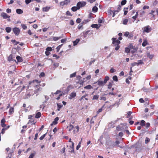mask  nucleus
Here are the masks:
<instances>
[{"mask_svg": "<svg viewBox=\"0 0 158 158\" xmlns=\"http://www.w3.org/2000/svg\"><path fill=\"white\" fill-rule=\"evenodd\" d=\"M46 50L47 51L50 52L52 50V48L51 47H48L46 48Z\"/></svg>", "mask_w": 158, "mask_h": 158, "instance_id": "a18cd8bd", "label": "nucleus"}, {"mask_svg": "<svg viewBox=\"0 0 158 158\" xmlns=\"http://www.w3.org/2000/svg\"><path fill=\"white\" fill-rule=\"evenodd\" d=\"M80 9V7H78L77 6H73V7L72 8L71 10L73 11H76L77 10H79Z\"/></svg>", "mask_w": 158, "mask_h": 158, "instance_id": "9d476101", "label": "nucleus"}, {"mask_svg": "<svg viewBox=\"0 0 158 158\" xmlns=\"http://www.w3.org/2000/svg\"><path fill=\"white\" fill-rule=\"evenodd\" d=\"M44 75H45V73L43 72H42L40 74V77H44Z\"/></svg>", "mask_w": 158, "mask_h": 158, "instance_id": "4d7b16f0", "label": "nucleus"}, {"mask_svg": "<svg viewBox=\"0 0 158 158\" xmlns=\"http://www.w3.org/2000/svg\"><path fill=\"white\" fill-rule=\"evenodd\" d=\"M57 106L58 107V108L57 110L58 111H60V109L63 106V105H62L60 103H57Z\"/></svg>", "mask_w": 158, "mask_h": 158, "instance_id": "f3484780", "label": "nucleus"}, {"mask_svg": "<svg viewBox=\"0 0 158 158\" xmlns=\"http://www.w3.org/2000/svg\"><path fill=\"white\" fill-rule=\"evenodd\" d=\"M86 3L85 2H79L77 3V6H78L79 7H80V8L81 7L85 6L86 5Z\"/></svg>", "mask_w": 158, "mask_h": 158, "instance_id": "39448f33", "label": "nucleus"}, {"mask_svg": "<svg viewBox=\"0 0 158 158\" xmlns=\"http://www.w3.org/2000/svg\"><path fill=\"white\" fill-rule=\"evenodd\" d=\"M50 8V7L46 6L42 8L43 11L47 12L48 11Z\"/></svg>", "mask_w": 158, "mask_h": 158, "instance_id": "f8f14e48", "label": "nucleus"}, {"mask_svg": "<svg viewBox=\"0 0 158 158\" xmlns=\"http://www.w3.org/2000/svg\"><path fill=\"white\" fill-rule=\"evenodd\" d=\"M104 106H103L102 108L99 109L98 110L97 112V114H99V113L101 112L102 110V108H103Z\"/></svg>", "mask_w": 158, "mask_h": 158, "instance_id": "c9c22d12", "label": "nucleus"}, {"mask_svg": "<svg viewBox=\"0 0 158 158\" xmlns=\"http://www.w3.org/2000/svg\"><path fill=\"white\" fill-rule=\"evenodd\" d=\"M108 127L109 128H114V123L113 122H111V123H109L108 125Z\"/></svg>", "mask_w": 158, "mask_h": 158, "instance_id": "aec40b11", "label": "nucleus"}, {"mask_svg": "<svg viewBox=\"0 0 158 158\" xmlns=\"http://www.w3.org/2000/svg\"><path fill=\"white\" fill-rule=\"evenodd\" d=\"M111 73H113L116 71V70L113 68H111L110 70Z\"/></svg>", "mask_w": 158, "mask_h": 158, "instance_id": "49530a36", "label": "nucleus"}, {"mask_svg": "<svg viewBox=\"0 0 158 158\" xmlns=\"http://www.w3.org/2000/svg\"><path fill=\"white\" fill-rule=\"evenodd\" d=\"M147 56L150 59H152V58L154 56V55H150L149 53V52H147Z\"/></svg>", "mask_w": 158, "mask_h": 158, "instance_id": "a211bd4d", "label": "nucleus"}, {"mask_svg": "<svg viewBox=\"0 0 158 158\" xmlns=\"http://www.w3.org/2000/svg\"><path fill=\"white\" fill-rule=\"evenodd\" d=\"M112 40H113V44L114 46L118 45L120 43V41L116 38H113Z\"/></svg>", "mask_w": 158, "mask_h": 158, "instance_id": "7ed1b4c3", "label": "nucleus"}, {"mask_svg": "<svg viewBox=\"0 0 158 158\" xmlns=\"http://www.w3.org/2000/svg\"><path fill=\"white\" fill-rule=\"evenodd\" d=\"M21 26L23 29H26L27 28V26L25 24H21Z\"/></svg>", "mask_w": 158, "mask_h": 158, "instance_id": "37998d69", "label": "nucleus"}, {"mask_svg": "<svg viewBox=\"0 0 158 158\" xmlns=\"http://www.w3.org/2000/svg\"><path fill=\"white\" fill-rule=\"evenodd\" d=\"M88 95L87 94H86L85 95H84V96H82L81 98L80 99V100L81 101V100L83 99L84 98H85V97Z\"/></svg>", "mask_w": 158, "mask_h": 158, "instance_id": "bf43d9fd", "label": "nucleus"}, {"mask_svg": "<svg viewBox=\"0 0 158 158\" xmlns=\"http://www.w3.org/2000/svg\"><path fill=\"white\" fill-rule=\"evenodd\" d=\"M79 129H69V131H71L72 130H73V134H75L78 132Z\"/></svg>", "mask_w": 158, "mask_h": 158, "instance_id": "9b49d317", "label": "nucleus"}, {"mask_svg": "<svg viewBox=\"0 0 158 158\" xmlns=\"http://www.w3.org/2000/svg\"><path fill=\"white\" fill-rule=\"evenodd\" d=\"M150 141V139L147 137L146 138L145 140V144H147Z\"/></svg>", "mask_w": 158, "mask_h": 158, "instance_id": "f704fd0d", "label": "nucleus"}, {"mask_svg": "<svg viewBox=\"0 0 158 158\" xmlns=\"http://www.w3.org/2000/svg\"><path fill=\"white\" fill-rule=\"evenodd\" d=\"M130 50L129 49V48H125V52L126 53H129L130 52Z\"/></svg>", "mask_w": 158, "mask_h": 158, "instance_id": "e433bc0d", "label": "nucleus"}, {"mask_svg": "<svg viewBox=\"0 0 158 158\" xmlns=\"http://www.w3.org/2000/svg\"><path fill=\"white\" fill-rule=\"evenodd\" d=\"M104 83V82L102 81H97V84L99 86L102 85Z\"/></svg>", "mask_w": 158, "mask_h": 158, "instance_id": "412c9836", "label": "nucleus"}, {"mask_svg": "<svg viewBox=\"0 0 158 158\" xmlns=\"http://www.w3.org/2000/svg\"><path fill=\"white\" fill-rule=\"evenodd\" d=\"M80 40L78 39H77L76 40L73 42L74 45H76L79 42Z\"/></svg>", "mask_w": 158, "mask_h": 158, "instance_id": "bb28decb", "label": "nucleus"}, {"mask_svg": "<svg viewBox=\"0 0 158 158\" xmlns=\"http://www.w3.org/2000/svg\"><path fill=\"white\" fill-rule=\"evenodd\" d=\"M45 134H44L43 135H42V136H41L40 138V139L41 140H42V139H43L44 138V137H45Z\"/></svg>", "mask_w": 158, "mask_h": 158, "instance_id": "6e6d98bb", "label": "nucleus"}, {"mask_svg": "<svg viewBox=\"0 0 158 158\" xmlns=\"http://www.w3.org/2000/svg\"><path fill=\"white\" fill-rule=\"evenodd\" d=\"M41 115V113L40 112H37L35 116V117L36 118H39L40 117Z\"/></svg>", "mask_w": 158, "mask_h": 158, "instance_id": "b1692460", "label": "nucleus"}, {"mask_svg": "<svg viewBox=\"0 0 158 158\" xmlns=\"http://www.w3.org/2000/svg\"><path fill=\"white\" fill-rule=\"evenodd\" d=\"M98 8L97 6H94L92 8L93 11L96 12L97 11Z\"/></svg>", "mask_w": 158, "mask_h": 158, "instance_id": "72a5a7b5", "label": "nucleus"}, {"mask_svg": "<svg viewBox=\"0 0 158 158\" xmlns=\"http://www.w3.org/2000/svg\"><path fill=\"white\" fill-rule=\"evenodd\" d=\"M109 78L108 77V76L106 77L105 78V79L104 81H103L104 82V84L106 83V82L107 81L109 80Z\"/></svg>", "mask_w": 158, "mask_h": 158, "instance_id": "c756f323", "label": "nucleus"}, {"mask_svg": "<svg viewBox=\"0 0 158 158\" xmlns=\"http://www.w3.org/2000/svg\"><path fill=\"white\" fill-rule=\"evenodd\" d=\"M148 44V43L146 40H144L142 44V45L143 47H145Z\"/></svg>", "mask_w": 158, "mask_h": 158, "instance_id": "393cba45", "label": "nucleus"}, {"mask_svg": "<svg viewBox=\"0 0 158 158\" xmlns=\"http://www.w3.org/2000/svg\"><path fill=\"white\" fill-rule=\"evenodd\" d=\"M61 38V37H53V40L54 41H56L60 39Z\"/></svg>", "mask_w": 158, "mask_h": 158, "instance_id": "c85d7f7f", "label": "nucleus"}, {"mask_svg": "<svg viewBox=\"0 0 158 158\" xmlns=\"http://www.w3.org/2000/svg\"><path fill=\"white\" fill-rule=\"evenodd\" d=\"M129 35V32H125L124 34V35L127 37Z\"/></svg>", "mask_w": 158, "mask_h": 158, "instance_id": "603ef678", "label": "nucleus"}, {"mask_svg": "<svg viewBox=\"0 0 158 158\" xmlns=\"http://www.w3.org/2000/svg\"><path fill=\"white\" fill-rule=\"evenodd\" d=\"M11 41L13 43H15V45L19 43V42L16 41L15 40H12Z\"/></svg>", "mask_w": 158, "mask_h": 158, "instance_id": "7c9ffc66", "label": "nucleus"}, {"mask_svg": "<svg viewBox=\"0 0 158 158\" xmlns=\"http://www.w3.org/2000/svg\"><path fill=\"white\" fill-rule=\"evenodd\" d=\"M138 15V12H136V14L134 16H133L132 17V18L133 19H135L137 17Z\"/></svg>", "mask_w": 158, "mask_h": 158, "instance_id": "4c0bfd02", "label": "nucleus"}, {"mask_svg": "<svg viewBox=\"0 0 158 158\" xmlns=\"http://www.w3.org/2000/svg\"><path fill=\"white\" fill-rule=\"evenodd\" d=\"M60 6H63L65 5V4L64 3V1L61 2H60Z\"/></svg>", "mask_w": 158, "mask_h": 158, "instance_id": "774afa93", "label": "nucleus"}, {"mask_svg": "<svg viewBox=\"0 0 158 158\" xmlns=\"http://www.w3.org/2000/svg\"><path fill=\"white\" fill-rule=\"evenodd\" d=\"M113 79L114 81H118L117 77L116 76H113Z\"/></svg>", "mask_w": 158, "mask_h": 158, "instance_id": "2f4dec72", "label": "nucleus"}, {"mask_svg": "<svg viewBox=\"0 0 158 158\" xmlns=\"http://www.w3.org/2000/svg\"><path fill=\"white\" fill-rule=\"evenodd\" d=\"M104 138L106 139V143H107L110 139V137L108 135H106L104 136Z\"/></svg>", "mask_w": 158, "mask_h": 158, "instance_id": "dca6fc26", "label": "nucleus"}, {"mask_svg": "<svg viewBox=\"0 0 158 158\" xmlns=\"http://www.w3.org/2000/svg\"><path fill=\"white\" fill-rule=\"evenodd\" d=\"M81 21V19L80 18L77 19L76 20V22L77 23H79Z\"/></svg>", "mask_w": 158, "mask_h": 158, "instance_id": "864d4df0", "label": "nucleus"}, {"mask_svg": "<svg viewBox=\"0 0 158 158\" xmlns=\"http://www.w3.org/2000/svg\"><path fill=\"white\" fill-rule=\"evenodd\" d=\"M140 125L142 127L145 126V121L144 120H142L140 123Z\"/></svg>", "mask_w": 158, "mask_h": 158, "instance_id": "6ab92c4d", "label": "nucleus"}, {"mask_svg": "<svg viewBox=\"0 0 158 158\" xmlns=\"http://www.w3.org/2000/svg\"><path fill=\"white\" fill-rule=\"evenodd\" d=\"M84 88L85 89H92V87L90 85H88L85 86Z\"/></svg>", "mask_w": 158, "mask_h": 158, "instance_id": "a878e982", "label": "nucleus"}, {"mask_svg": "<svg viewBox=\"0 0 158 158\" xmlns=\"http://www.w3.org/2000/svg\"><path fill=\"white\" fill-rule=\"evenodd\" d=\"M139 102L141 103H143L144 102V100L142 98H141L139 99Z\"/></svg>", "mask_w": 158, "mask_h": 158, "instance_id": "0e129e2a", "label": "nucleus"}, {"mask_svg": "<svg viewBox=\"0 0 158 158\" xmlns=\"http://www.w3.org/2000/svg\"><path fill=\"white\" fill-rule=\"evenodd\" d=\"M65 147H64L62 149L61 152H62L63 153H64L65 152Z\"/></svg>", "mask_w": 158, "mask_h": 158, "instance_id": "680f3d73", "label": "nucleus"}, {"mask_svg": "<svg viewBox=\"0 0 158 158\" xmlns=\"http://www.w3.org/2000/svg\"><path fill=\"white\" fill-rule=\"evenodd\" d=\"M149 7L148 6H144L143 7V9L145 10L146 9H148L149 8Z\"/></svg>", "mask_w": 158, "mask_h": 158, "instance_id": "69168bd1", "label": "nucleus"}, {"mask_svg": "<svg viewBox=\"0 0 158 158\" xmlns=\"http://www.w3.org/2000/svg\"><path fill=\"white\" fill-rule=\"evenodd\" d=\"M34 117L33 115H29L28 116V118L29 119H31L29 121V122L28 123V125H33L35 123V121L32 118V117Z\"/></svg>", "mask_w": 158, "mask_h": 158, "instance_id": "f257e3e1", "label": "nucleus"}, {"mask_svg": "<svg viewBox=\"0 0 158 158\" xmlns=\"http://www.w3.org/2000/svg\"><path fill=\"white\" fill-rule=\"evenodd\" d=\"M112 86V84L110 82L109 85H108V88L110 89Z\"/></svg>", "mask_w": 158, "mask_h": 158, "instance_id": "5fc2aeb1", "label": "nucleus"}, {"mask_svg": "<svg viewBox=\"0 0 158 158\" xmlns=\"http://www.w3.org/2000/svg\"><path fill=\"white\" fill-rule=\"evenodd\" d=\"M14 111V108L13 107H11L10 108V110H9V112L10 114H11L12 113H13Z\"/></svg>", "mask_w": 158, "mask_h": 158, "instance_id": "4468645a", "label": "nucleus"}, {"mask_svg": "<svg viewBox=\"0 0 158 158\" xmlns=\"http://www.w3.org/2000/svg\"><path fill=\"white\" fill-rule=\"evenodd\" d=\"M128 22V19H125L123 20V23L124 25H126L127 24Z\"/></svg>", "mask_w": 158, "mask_h": 158, "instance_id": "473e14b6", "label": "nucleus"}, {"mask_svg": "<svg viewBox=\"0 0 158 158\" xmlns=\"http://www.w3.org/2000/svg\"><path fill=\"white\" fill-rule=\"evenodd\" d=\"M64 1L65 5H67L70 2V0H65Z\"/></svg>", "mask_w": 158, "mask_h": 158, "instance_id": "09e8293b", "label": "nucleus"}, {"mask_svg": "<svg viewBox=\"0 0 158 158\" xmlns=\"http://www.w3.org/2000/svg\"><path fill=\"white\" fill-rule=\"evenodd\" d=\"M100 27V26H99L97 24H94L91 25V27L93 28H98Z\"/></svg>", "mask_w": 158, "mask_h": 158, "instance_id": "4be33fe9", "label": "nucleus"}, {"mask_svg": "<svg viewBox=\"0 0 158 158\" xmlns=\"http://www.w3.org/2000/svg\"><path fill=\"white\" fill-rule=\"evenodd\" d=\"M99 96L98 95H94L93 96L92 98L93 100H98L99 98Z\"/></svg>", "mask_w": 158, "mask_h": 158, "instance_id": "cd10ccee", "label": "nucleus"}, {"mask_svg": "<svg viewBox=\"0 0 158 158\" xmlns=\"http://www.w3.org/2000/svg\"><path fill=\"white\" fill-rule=\"evenodd\" d=\"M8 60L9 61L12 60V55H10L8 57Z\"/></svg>", "mask_w": 158, "mask_h": 158, "instance_id": "58836bf2", "label": "nucleus"}, {"mask_svg": "<svg viewBox=\"0 0 158 158\" xmlns=\"http://www.w3.org/2000/svg\"><path fill=\"white\" fill-rule=\"evenodd\" d=\"M127 1L126 0H124L122 1L121 2V5H124L126 3Z\"/></svg>", "mask_w": 158, "mask_h": 158, "instance_id": "79ce46f5", "label": "nucleus"}, {"mask_svg": "<svg viewBox=\"0 0 158 158\" xmlns=\"http://www.w3.org/2000/svg\"><path fill=\"white\" fill-rule=\"evenodd\" d=\"M17 62H21L23 61L22 58L19 56H17L16 57Z\"/></svg>", "mask_w": 158, "mask_h": 158, "instance_id": "2eb2a0df", "label": "nucleus"}, {"mask_svg": "<svg viewBox=\"0 0 158 158\" xmlns=\"http://www.w3.org/2000/svg\"><path fill=\"white\" fill-rule=\"evenodd\" d=\"M81 141L80 142L78 145L76 147L77 150H78L81 147Z\"/></svg>", "mask_w": 158, "mask_h": 158, "instance_id": "ea45409f", "label": "nucleus"}, {"mask_svg": "<svg viewBox=\"0 0 158 158\" xmlns=\"http://www.w3.org/2000/svg\"><path fill=\"white\" fill-rule=\"evenodd\" d=\"M66 15H69V16H72V15L71 14L70 12L69 11H67Z\"/></svg>", "mask_w": 158, "mask_h": 158, "instance_id": "e2e57ef3", "label": "nucleus"}, {"mask_svg": "<svg viewBox=\"0 0 158 158\" xmlns=\"http://www.w3.org/2000/svg\"><path fill=\"white\" fill-rule=\"evenodd\" d=\"M32 1L33 0H25V2L27 4H28Z\"/></svg>", "mask_w": 158, "mask_h": 158, "instance_id": "c03bdc74", "label": "nucleus"}, {"mask_svg": "<svg viewBox=\"0 0 158 158\" xmlns=\"http://www.w3.org/2000/svg\"><path fill=\"white\" fill-rule=\"evenodd\" d=\"M24 150H22L21 149H19V151L18 152V154L19 155H20L21 153V152H23V151Z\"/></svg>", "mask_w": 158, "mask_h": 158, "instance_id": "13d9d810", "label": "nucleus"}, {"mask_svg": "<svg viewBox=\"0 0 158 158\" xmlns=\"http://www.w3.org/2000/svg\"><path fill=\"white\" fill-rule=\"evenodd\" d=\"M144 32L148 33L151 30V28L149 26H147L143 27L142 29Z\"/></svg>", "mask_w": 158, "mask_h": 158, "instance_id": "f03ea898", "label": "nucleus"}, {"mask_svg": "<svg viewBox=\"0 0 158 158\" xmlns=\"http://www.w3.org/2000/svg\"><path fill=\"white\" fill-rule=\"evenodd\" d=\"M16 12L18 14H22L23 13L22 10L20 9H18L16 10Z\"/></svg>", "mask_w": 158, "mask_h": 158, "instance_id": "ddd939ff", "label": "nucleus"}, {"mask_svg": "<svg viewBox=\"0 0 158 158\" xmlns=\"http://www.w3.org/2000/svg\"><path fill=\"white\" fill-rule=\"evenodd\" d=\"M1 16L2 17L3 19H6L10 17L6 13L2 12L1 13Z\"/></svg>", "mask_w": 158, "mask_h": 158, "instance_id": "0eeeda50", "label": "nucleus"}, {"mask_svg": "<svg viewBox=\"0 0 158 158\" xmlns=\"http://www.w3.org/2000/svg\"><path fill=\"white\" fill-rule=\"evenodd\" d=\"M59 118L58 117L54 119V120L53 121L52 123L51 124V125L52 126L53 125L56 124Z\"/></svg>", "mask_w": 158, "mask_h": 158, "instance_id": "1a4fd4ad", "label": "nucleus"}, {"mask_svg": "<svg viewBox=\"0 0 158 158\" xmlns=\"http://www.w3.org/2000/svg\"><path fill=\"white\" fill-rule=\"evenodd\" d=\"M150 123H147L146 124H145V126H146V127H147V128H148L150 126Z\"/></svg>", "mask_w": 158, "mask_h": 158, "instance_id": "052dcab7", "label": "nucleus"}, {"mask_svg": "<svg viewBox=\"0 0 158 158\" xmlns=\"http://www.w3.org/2000/svg\"><path fill=\"white\" fill-rule=\"evenodd\" d=\"M5 30L7 32L9 33L11 31V28L10 27H8L6 28Z\"/></svg>", "mask_w": 158, "mask_h": 158, "instance_id": "5701e85b", "label": "nucleus"}, {"mask_svg": "<svg viewBox=\"0 0 158 158\" xmlns=\"http://www.w3.org/2000/svg\"><path fill=\"white\" fill-rule=\"evenodd\" d=\"M35 156V154L32 153L29 156L28 158H33Z\"/></svg>", "mask_w": 158, "mask_h": 158, "instance_id": "de8ad7c7", "label": "nucleus"}, {"mask_svg": "<svg viewBox=\"0 0 158 158\" xmlns=\"http://www.w3.org/2000/svg\"><path fill=\"white\" fill-rule=\"evenodd\" d=\"M132 114V112L131 111H129L127 112V118H129V116L131 114Z\"/></svg>", "mask_w": 158, "mask_h": 158, "instance_id": "8fccbe9b", "label": "nucleus"}, {"mask_svg": "<svg viewBox=\"0 0 158 158\" xmlns=\"http://www.w3.org/2000/svg\"><path fill=\"white\" fill-rule=\"evenodd\" d=\"M76 75V72H75L71 74H70V78H72L74 77H75Z\"/></svg>", "mask_w": 158, "mask_h": 158, "instance_id": "a19ab883", "label": "nucleus"}, {"mask_svg": "<svg viewBox=\"0 0 158 158\" xmlns=\"http://www.w3.org/2000/svg\"><path fill=\"white\" fill-rule=\"evenodd\" d=\"M76 96V93L75 92H73L71 93L70 94V97L69 98L70 99H71L73 98H74Z\"/></svg>", "mask_w": 158, "mask_h": 158, "instance_id": "6e6552de", "label": "nucleus"}, {"mask_svg": "<svg viewBox=\"0 0 158 158\" xmlns=\"http://www.w3.org/2000/svg\"><path fill=\"white\" fill-rule=\"evenodd\" d=\"M13 31L15 35H18L20 33V30L17 27H15L13 29Z\"/></svg>", "mask_w": 158, "mask_h": 158, "instance_id": "20e7f679", "label": "nucleus"}, {"mask_svg": "<svg viewBox=\"0 0 158 158\" xmlns=\"http://www.w3.org/2000/svg\"><path fill=\"white\" fill-rule=\"evenodd\" d=\"M95 61V60H92V61H90L89 62V65H91V64H92L93 63H94V62Z\"/></svg>", "mask_w": 158, "mask_h": 158, "instance_id": "338daca9", "label": "nucleus"}, {"mask_svg": "<svg viewBox=\"0 0 158 158\" xmlns=\"http://www.w3.org/2000/svg\"><path fill=\"white\" fill-rule=\"evenodd\" d=\"M10 149L9 148H7L6 149V151H7L6 154L8 155V157H9L10 158L12 156L11 153H12V152L10 151Z\"/></svg>", "mask_w": 158, "mask_h": 158, "instance_id": "423d86ee", "label": "nucleus"}, {"mask_svg": "<svg viewBox=\"0 0 158 158\" xmlns=\"http://www.w3.org/2000/svg\"><path fill=\"white\" fill-rule=\"evenodd\" d=\"M100 98H101V100H103L104 101L106 100V98L105 97H103V96H101V97H100Z\"/></svg>", "mask_w": 158, "mask_h": 158, "instance_id": "3c124183", "label": "nucleus"}]
</instances>
